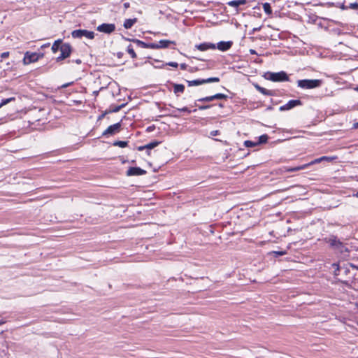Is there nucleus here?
I'll return each mask as SVG.
<instances>
[{
	"label": "nucleus",
	"mask_w": 358,
	"mask_h": 358,
	"mask_svg": "<svg viewBox=\"0 0 358 358\" xmlns=\"http://www.w3.org/2000/svg\"><path fill=\"white\" fill-rule=\"evenodd\" d=\"M322 80L319 79H303L297 81V86L301 89L310 90L322 85Z\"/></svg>",
	"instance_id": "obj_1"
},
{
	"label": "nucleus",
	"mask_w": 358,
	"mask_h": 358,
	"mask_svg": "<svg viewBox=\"0 0 358 358\" xmlns=\"http://www.w3.org/2000/svg\"><path fill=\"white\" fill-rule=\"evenodd\" d=\"M265 78L273 82L288 81L289 77L285 71L277 73L268 72L264 76Z\"/></svg>",
	"instance_id": "obj_2"
},
{
	"label": "nucleus",
	"mask_w": 358,
	"mask_h": 358,
	"mask_svg": "<svg viewBox=\"0 0 358 358\" xmlns=\"http://www.w3.org/2000/svg\"><path fill=\"white\" fill-rule=\"evenodd\" d=\"M43 57V53L26 52L23 58V64L24 65L29 64L33 62H37L40 58Z\"/></svg>",
	"instance_id": "obj_3"
},
{
	"label": "nucleus",
	"mask_w": 358,
	"mask_h": 358,
	"mask_svg": "<svg viewBox=\"0 0 358 358\" xmlns=\"http://www.w3.org/2000/svg\"><path fill=\"white\" fill-rule=\"evenodd\" d=\"M72 37L75 38H81L82 37H86L89 39H93L94 38V33L91 31L85 29H77L74 30L71 33Z\"/></svg>",
	"instance_id": "obj_4"
},
{
	"label": "nucleus",
	"mask_w": 358,
	"mask_h": 358,
	"mask_svg": "<svg viewBox=\"0 0 358 358\" xmlns=\"http://www.w3.org/2000/svg\"><path fill=\"white\" fill-rule=\"evenodd\" d=\"M220 81V78L217 77H212L207 79H196L193 80H187L189 87L198 86L200 85L209 83H217Z\"/></svg>",
	"instance_id": "obj_5"
},
{
	"label": "nucleus",
	"mask_w": 358,
	"mask_h": 358,
	"mask_svg": "<svg viewBox=\"0 0 358 358\" xmlns=\"http://www.w3.org/2000/svg\"><path fill=\"white\" fill-rule=\"evenodd\" d=\"M60 48L61 54L56 58L57 62H60L69 57L71 53L72 48L70 44L64 43Z\"/></svg>",
	"instance_id": "obj_6"
},
{
	"label": "nucleus",
	"mask_w": 358,
	"mask_h": 358,
	"mask_svg": "<svg viewBox=\"0 0 358 358\" xmlns=\"http://www.w3.org/2000/svg\"><path fill=\"white\" fill-rule=\"evenodd\" d=\"M121 123L118 122L113 125L109 126L102 134L103 136H113L118 132L121 129Z\"/></svg>",
	"instance_id": "obj_7"
},
{
	"label": "nucleus",
	"mask_w": 358,
	"mask_h": 358,
	"mask_svg": "<svg viewBox=\"0 0 358 358\" xmlns=\"http://www.w3.org/2000/svg\"><path fill=\"white\" fill-rule=\"evenodd\" d=\"M96 29L100 32L110 34L115 31V25L114 24L103 23L99 25Z\"/></svg>",
	"instance_id": "obj_8"
},
{
	"label": "nucleus",
	"mask_w": 358,
	"mask_h": 358,
	"mask_svg": "<svg viewBox=\"0 0 358 358\" xmlns=\"http://www.w3.org/2000/svg\"><path fill=\"white\" fill-rule=\"evenodd\" d=\"M301 101L299 99L297 100H289L286 104L280 107V110H290L296 106H301Z\"/></svg>",
	"instance_id": "obj_9"
},
{
	"label": "nucleus",
	"mask_w": 358,
	"mask_h": 358,
	"mask_svg": "<svg viewBox=\"0 0 358 358\" xmlns=\"http://www.w3.org/2000/svg\"><path fill=\"white\" fill-rule=\"evenodd\" d=\"M146 173V171L139 167H130L127 171V176H142Z\"/></svg>",
	"instance_id": "obj_10"
},
{
	"label": "nucleus",
	"mask_w": 358,
	"mask_h": 358,
	"mask_svg": "<svg viewBox=\"0 0 358 358\" xmlns=\"http://www.w3.org/2000/svg\"><path fill=\"white\" fill-rule=\"evenodd\" d=\"M139 47L143 48L159 49L158 43H145L140 40H133Z\"/></svg>",
	"instance_id": "obj_11"
},
{
	"label": "nucleus",
	"mask_w": 358,
	"mask_h": 358,
	"mask_svg": "<svg viewBox=\"0 0 358 358\" xmlns=\"http://www.w3.org/2000/svg\"><path fill=\"white\" fill-rule=\"evenodd\" d=\"M195 47L200 51H206L209 49L215 50L216 48L215 44L212 43H203L196 45Z\"/></svg>",
	"instance_id": "obj_12"
},
{
	"label": "nucleus",
	"mask_w": 358,
	"mask_h": 358,
	"mask_svg": "<svg viewBox=\"0 0 358 358\" xmlns=\"http://www.w3.org/2000/svg\"><path fill=\"white\" fill-rule=\"evenodd\" d=\"M160 144V142L159 141H152L145 145H143V146H139L138 148V150H148V155H150V150L155 148V147H157V145H159Z\"/></svg>",
	"instance_id": "obj_13"
},
{
	"label": "nucleus",
	"mask_w": 358,
	"mask_h": 358,
	"mask_svg": "<svg viewBox=\"0 0 358 358\" xmlns=\"http://www.w3.org/2000/svg\"><path fill=\"white\" fill-rule=\"evenodd\" d=\"M232 45V41H220L217 43L216 47L221 51H227L231 48Z\"/></svg>",
	"instance_id": "obj_14"
},
{
	"label": "nucleus",
	"mask_w": 358,
	"mask_h": 358,
	"mask_svg": "<svg viewBox=\"0 0 358 358\" xmlns=\"http://www.w3.org/2000/svg\"><path fill=\"white\" fill-rule=\"evenodd\" d=\"M325 241L334 249L336 248V246L341 245V241L334 236H331L330 237L326 238Z\"/></svg>",
	"instance_id": "obj_15"
},
{
	"label": "nucleus",
	"mask_w": 358,
	"mask_h": 358,
	"mask_svg": "<svg viewBox=\"0 0 358 358\" xmlns=\"http://www.w3.org/2000/svg\"><path fill=\"white\" fill-rule=\"evenodd\" d=\"M325 241L334 249L336 248V246L341 245V241L334 236H331L330 237L326 238Z\"/></svg>",
	"instance_id": "obj_16"
},
{
	"label": "nucleus",
	"mask_w": 358,
	"mask_h": 358,
	"mask_svg": "<svg viewBox=\"0 0 358 358\" xmlns=\"http://www.w3.org/2000/svg\"><path fill=\"white\" fill-rule=\"evenodd\" d=\"M247 3L246 0H234L229 1L227 4L229 6L238 8L241 5H244Z\"/></svg>",
	"instance_id": "obj_17"
},
{
	"label": "nucleus",
	"mask_w": 358,
	"mask_h": 358,
	"mask_svg": "<svg viewBox=\"0 0 358 358\" xmlns=\"http://www.w3.org/2000/svg\"><path fill=\"white\" fill-rule=\"evenodd\" d=\"M171 44H176V43L173 41L169 40H161L158 43L159 49L166 48Z\"/></svg>",
	"instance_id": "obj_18"
},
{
	"label": "nucleus",
	"mask_w": 358,
	"mask_h": 358,
	"mask_svg": "<svg viewBox=\"0 0 358 358\" xmlns=\"http://www.w3.org/2000/svg\"><path fill=\"white\" fill-rule=\"evenodd\" d=\"M137 22V18L127 19L124 22V27L127 29H130Z\"/></svg>",
	"instance_id": "obj_19"
},
{
	"label": "nucleus",
	"mask_w": 358,
	"mask_h": 358,
	"mask_svg": "<svg viewBox=\"0 0 358 358\" xmlns=\"http://www.w3.org/2000/svg\"><path fill=\"white\" fill-rule=\"evenodd\" d=\"M256 89L261 92L262 94L267 96H272L273 94V92L271 90H267L264 87H260L258 85H255Z\"/></svg>",
	"instance_id": "obj_20"
},
{
	"label": "nucleus",
	"mask_w": 358,
	"mask_h": 358,
	"mask_svg": "<svg viewBox=\"0 0 358 358\" xmlns=\"http://www.w3.org/2000/svg\"><path fill=\"white\" fill-rule=\"evenodd\" d=\"M64 43H62V40H57L55 41V43L52 45V51L54 53H56L58 50L60 51V48L62 47Z\"/></svg>",
	"instance_id": "obj_21"
},
{
	"label": "nucleus",
	"mask_w": 358,
	"mask_h": 358,
	"mask_svg": "<svg viewBox=\"0 0 358 358\" xmlns=\"http://www.w3.org/2000/svg\"><path fill=\"white\" fill-rule=\"evenodd\" d=\"M185 90V86L182 84H173V92L175 94L182 93Z\"/></svg>",
	"instance_id": "obj_22"
},
{
	"label": "nucleus",
	"mask_w": 358,
	"mask_h": 358,
	"mask_svg": "<svg viewBox=\"0 0 358 358\" xmlns=\"http://www.w3.org/2000/svg\"><path fill=\"white\" fill-rule=\"evenodd\" d=\"M306 168H308V165L303 164L301 166H298L292 167V168H285V170L287 172H294V171L303 170Z\"/></svg>",
	"instance_id": "obj_23"
},
{
	"label": "nucleus",
	"mask_w": 358,
	"mask_h": 358,
	"mask_svg": "<svg viewBox=\"0 0 358 358\" xmlns=\"http://www.w3.org/2000/svg\"><path fill=\"white\" fill-rule=\"evenodd\" d=\"M263 8H264V12L267 15H270L272 14V9H271L270 3H268L267 2L263 3Z\"/></svg>",
	"instance_id": "obj_24"
},
{
	"label": "nucleus",
	"mask_w": 358,
	"mask_h": 358,
	"mask_svg": "<svg viewBox=\"0 0 358 358\" xmlns=\"http://www.w3.org/2000/svg\"><path fill=\"white\" fill-rule=\"evenodd\" d=\"M213 100H215L214 95L201 98L199 99L197 101L200 102H210Z\"/></svg>",
	"instance_id": "obj_25"
},
{
	"label": "nucleus",
	"mask_w": 358,
	"mask_h": 358,
	"mask_svg": "<svg viewBox=\"0 0 358 358\" xmlns=\"http://www.w3.org/2000/svg\"><path fill=\"white\" fill-rule=\"evenodd\" d=\"M268 136L266 134L262 135L259 137V141L257 143L258 144L265 143L268 141Z\"/></svg>",
	"instance_id": "obj_26"
},
{
	"label": "nucleus",
	"mask_w": 358,
	"mask_h": 358,
	"mask_svg": "<svg viewBox=\"0 0 358 358\" xmlns=\"http://www.w3.org/2000/svg\"><path fill=\"white\" fill-rule=\"evenodd\" d=\"M127 52L131 55V57L134 59L136 57V54L134 52V50L131 45H129L127 47Z\"/></svg>",
	"instance_id": "obj_27"
},
{
	"label": "nucleus",
	"mask_w": 358,
	"mask_h": 358,
	"mask_svg": "<svg viewBox=\"0 0 358 358\" xmlns=\"http://www.w3.org/2000/svg\"><path fill=\"white\" fill-rule=\"evenodd\" d=\"M15 99V97H10V98H8V99H3L0 103V108L4 106V105H6L8 103H9L10 102L14 101Z\"/></svg>",
	"instance_id": "obj_28"
},
{
	"label": "nucleus",
	"mask_w": 358,
	"mask_h": 358,
	"mask_svg": "<svg viewBox=\"0 0 358 358\" xmlns=\"http://www.w3.org/2000/svg\"><path fill=\"white\" fill-rule=\"evenodd\" d=\"M113 145H115V146H119L120 148H125L127 145V141H115L113 143Z\"/></svg>",
	"instance_id": "obj_29"
},
{
	"label": "nucleus",
	"mask_w": 358,
	"mask_h": 358,
	"mask_svg": "<svg viewBox=\"0 0 358 358\" xmlns=\"http://www.w3.org/2000/svg\"><path fill=\"white\" fill-rule=\"evenodd\" d=\"M336 250H338L341 252H343L344 251H348V249L345 246V245L341 241V245L336 246L335 248Z\"/></svg>",
	"instance_id": "obj_30"
},
{
	"label": "nucleus",
	"mask_w": 358,
	"mask_h": 358,
	"mask_svg": "<svg viewBox=\"0 0 358 358\" xmlns=\"http://www.w3.org/2000/svg\"><path fill=\"white\" fill-rule=\"evenodd\" d=\"M336 250H338L341 252H343L344 251H348V249L345 246V245L341 241V245L336 246L335 248Z\"/></svg>",
	"instance_id": "obj_31"
},
{
	"label": "nucleus",
	"mask_w": 358,
	"mask_h": 358,
	"mask_svg": "<svg viewBox=\"0 0 358 358\" xmlns=\"http://www.w3.org/2000/svg\"><path fill=\"white\" fill-rule=\"evenodd\" d=\"M336 250H338L341 252H343L344 251H348V249L345 246V245L341 241V245L336 246L335 248Z\"/></svg>",
	"instance_id": "obj_32"
},
{
	"label": "nucleus",
	"mask_w": 358,
	"mask_h": 358,
	"mask_svg": "<svg viewBox=\"0 0 358 358\" xmlns=\"http://www.w3.org/2000/svg\"><path fill=\"white\" fill-rule=\"evenodd\" d=\"M214 98H215V99H226L227 98V96L224 94L218 93V94H216L214 95Z\"/></svg>",
	"instance_id": "obj_33"
},
{
	"label": "nucleus",
	"mask_w": 358,
	"mask_h": 358,
	"mask_svg": "<svg viewBox=\"0 0 358 358\" xmlns=\"http://www.w3.org/2000/svg\"><path fill=\"white\" fill-rule=\"evenodd\" d=\"M244 145L248 148H252L257 145V143L252 142L251 141H245Z\"/></svg>",
	"instance_id": "obj_34"
},
{
	"label": "nucleus",
	"mask_w": 358,
	"mask_h": 358,
	"mask_svg": "<svg viewBox=\"0 0 358 358\" xmlns=\"http://www.w3.org/2000/svg\"><path fill=\"white\" fill-rule=\"evenodd\" d=\"M322 162V159H321V157H320V158L315 159V160H313L310 163L306 164V165H308V166H311L313 164L320 163Z\"/></svg>",
	"instance_id": "obj_35"
},
{
	"label": "nucleus",
	"mask_w": 358,
	"mask_h": 358,
	"mask_svg": "<svg viewBox=\"0 0 358 358\" xmlns=\"http://www.w3.org/2000/svg\"><path fill=\"white\" fill-rule=\"evenodd\" d=\"M348 8L353 9V10H357L358 9V3H357V2L351 3H350Z\"/></svg>",
	"instance_id": "obj_36"
},
{
	"label": "nucleus",
	"mask_w": 358,
	"mask_h": 358,
	"mask_svg": "<svg viewBox=\"0 0 358 358\" xmlns=\"http://www.w3.org/2000/svg\"><path fill=\"white\" fill-rule=\"evenodd\" d=\"M321 159H322V161H327V162H331L332 160H334V159H336L335 157H327V156H323V157H321Z\"/></svg>",
	"instance_id": "obj_37"
},
{
	"label": "nucleus",
	"mask_w": 358,
	"mask_h": 358,
	"mask_svg": "<svg viewBox=\"0 0 358 358\" xmlns=\"http://www.w3.org/2000/svg\"><path fill=\"white\" fill-rule=\"evenodd\" d=\"M177 110L181 111V112H186L187 113H191V110L187 107H183L182 108H177Z\"/></svg>",
	"instance_id": "obj_38"
},
{
	"label": "nucleus",
	"mask_w": 358,
	"mask_h": 358,
	"mask_svg": "<svg viewBox=\"0 0 358 358\" xmlns=\"http://www.w3.org/2000/svg\"><path fill=\"white\" fill-rule=\"evenodd\" d=\"M166 65H168V66H172L174 68H177L178 66V64L177 62H168L166 64Z\"/></svg>",
	"instance_id": "obj_39"
},
{
	"label": "nucleus",
	"mask_w": 358,
	"mask_h": 358,
	"mask_svg": "<svg viewBox=\"0 0 358 358\" xmlns=\"http://www.w3.org/2000/svg\"><path fill=\"white\" fill-rule=\"evenodd\" d=\"M211 107L210 105H203V106H199L198 108L199 110H206V109H208Z\"/></svg>",
	"instance_id": "obj_40"
},
{
	"label": "nucleus",
	"mask_w": 358,
	"mask_h": 358,
	"mask_svg": "<svg viewBox=\"0 0 358 358\" xmlns=\"http://www.w3.org/2000/svg\"><path fill=\"white\" fill-rule=\"evenodd\" d=\"M220 134V131L218 130H213L210 132V136H215Z\"/></svg>",
	"instance_id": "obj_41"
},
{
	"label": "nucleus",
	"mask_w": 358,
	"mask_h": 358,
	"mask_svg": "<svg viewBox=\"0 0 358 358\" xmlns=\"http://www.w3.org/2000/svg\"><path fill=\"white\" fill-rule=\"evenodd\" d=\"M8 56H9L8 52H4L1 53V57L2 59H5V58L8 57Z\"/></svg>",
	"instance_id": "obj_42"
},
{
	"label": "nucleus",
	"mask_w": 358,
	"mask_h": 358,
	"mask_svg": "<svg viewBox=\"0 0 358 358\" xmlns=\"http://www.w3.org/2000/svg\"><path fill=\"white\" fill-rule=\"evenodd\" d=\"M180 69H182V70H185V69H187V64H186L183 63V64H181L180 65Z\"/></svg>",
	"instance_id": "obj_43"
},
{
	"label": "nucleus",
	"mask_w": 358,
	"mask_h": 358,
	"mask_svg": "<svg viewBox=\"0 0 358 358\" xmlns=\"http://www.w3.org/2000/svg\"><path fill=\"white\" fill-rule=\"evenodd\" d=\"M129 6H130V3H129V2H125V3H124V8L125 9L129 8Z\"/></svg>",
	"instance_id": "obj_44"
},
{
	"label": "nucleus",
	"mask_w": 358,
	"mask_h": 358,
	"mask_svg": "<svg viewBox=\"0 0 358 358\" xmlns=\"http://www.w3.org/2000/svg\"><path fill=\"white\" fill-rule=\"evenodd\" d=\"M340 8L343 10H345L348 8V6H346L344 3H342Z\"/></svg>",
	"instance_id": "obj_45"
},
{
	"label": "nucleus",
	"mask_w": 358,
	"mask_h": 358,
	"mask_svg": "<svg viewBox=\"0 0 358 358\" xmlns=\"http://www.w3.org/2000/svg\"><path fill=\"white\" fill-rule=\"evenodd\" d=\"M261 29V27H255L252 29V33H255V31H258Z\"/></svg>",
	"instance_id": "obj_46"
},
{
	"label": "nucleus",
	"mask_w": 358,
	"mask_h": 358,
	"mask_svg": "<svg viewBox=\"0 0 358 358\" xmlns=\"http://www.w3.org/2000/svg\"><path fill=\"white\" fill-rule=\"evenodd\" d=\"M249 52H250V54H252V55H256V54H257V52H256L255 50H253V49H250V50H249Z\"/></svg>",
	"instance_id": "obj_47"
},
{
	"label": "nucleus",
	"mask_w": 358,
	"mask_h": 358,
	"mask_svg": "<svg viewBox=\"0 0 358 358\" xmlns=\"http://www.w3.org/2000/svg\"><path fill=\"white\" fill-rule=\"evenodd\" d=\"M71 84V83L64 84V85L62 86V88L67 87H68V86H69Z\"/></svg>",
	"instance_id": "obj_48"
},
{
	"label": "nucleus",
	"mask_w": 358,
	"mask_h": 358,
	"mask_svg": "<svg viewBox=\"0 0 358 358\" xmlns=\"http://www.w3.org/2000/svg\"><path fill=\"white\" fill-rule=\"evenodd\" d=\"M75 62H76V64H81V60H80V59H76V60L75 61Z\"/></svg>",
	"instance_id": "obj_49"
},
{
	"label": "nucleus",
	"mask_w": 358,
	"mask_h": 358,
	"mask_svg": "<svg viewBox=\"0 0 358 358\" xmlns=\"http://www.w3.org/2000/svg\"><path fill=\"white\" fill-rule=\"evenodd\" d=\"M354 127L355 129H358V122H356V123L354 124Z\"/></svg>",
	"instance_id": "obj_50"
},
{
	"label": "nucleus",
	"mask_w": 358,
	"mask_h": 358,
	"mask_svg": "<svg viewBox=\"0 0 358 358\" xmlns=\"http://www.w3.org/2000/svg\"><path fill=\"white\" fill-rule=\"evenodd\" d=\"M120 108H121L120 106V107H118V108H116L114 110V111H115V112L118 111V110L120 109Z\"/></svg>",
	"instance_id": "obj_51"
},
{
	"label": "nucleus",
	"mask_w": 358,
	"mask_h": 358,
	"mask_svg": "<svg viewBox=\"0 0 358 358\" xmlns=\"http://www.w3.org/2000/svg\"><path fill=\"white\" fill-rule=\"evenodd\" d=\"M354 196L358 198V191L354 194Z\"/></svg>",
	"instance_id": "obj_52"
},
{
	"label": "nucleus",
	"mask_w": 358,
	"mask_h": 358,
	"mask_svg": "<svg viewBox=\"0 0 358 358\" xmlns=\"http://www.w3.org/2000/svg\"><path fill=\"white\" fill-rule=\"evenodd\" d=\"M48 45V44H47V45H43L42 46V48L47 47Z\"/></svg>",
	"instance_id": "obj_53"
},
{
	"label": "nucleus",
	"mask_w": 358,
	"mask_h": 358,
	"mask_svg": "<svg viewBox=\"0 0 358 358\" xmlns=\"http://www.w3.org/2000/svg\"><path fill=\"white\" fill-rule=\"evenodd\" d=\"M173 116H174V117H178L179 115H177V114H174V115H173Z\"/></svg>",
	"instance_id": "obj_54"
},
{
	"label": "nucleus",
	"mask_w": 358,
	"mask_h": 358,
	"mask_svg": "<svg viewBox=\"0 0 358 358\" xmlns=\"http://www.w3.org/2000/svg\"><path fill=\"white\" fill-rule=\"evenodd\" d=\"M3 323V322L1 320H0V324H1Z\"/></svg>",
	"instance_id": "obj_55"
},
{
	"label": "nucleus",
	"mask_w": 358,
	"mask_h": 358,
	"mask_svg": "<svg viewBox=\"0 0 358 358\" xmlns=\"http://www.w3.org/2000/svg\"><path fill=\"white\" fill-rule=\"evenodd\" d=\"M357 90H358V88H357Z\"/></svg>",
	"instance_id": "obj_56"
}]
</instances>
